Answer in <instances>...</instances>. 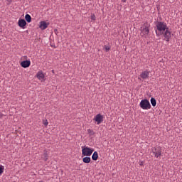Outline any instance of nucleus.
Returning a JSON list of instances; mask_svg holds the SVG:
<instances>
[{
	"label": "nucleus",
	"mask_w": 182,
	"mask_h": 182,
	"mask_svg": "<svg viewBox=\"0 0 182 182\" xmlns=\"http://www.w3.org/2000/svg\"><path fill=\"white\" fill-rule=\"evenodd\" d=\"M157 30L156 31V35L160 36L161 33L167 30L168 28L165 22L158 21L156 23Z\"/></svg>",
	"instance_id": "1"
},
{
	"label": "nucleus",
	"mask_w": 182,
	"mask_h": 182,
	"mask_svg": "<svg viewBox=\"0 0 182 182\" xmlns=\"http://www.w3.org/2000/svg\"><path fill=\"white\" fill-rule=\"evenodd\" d=\"M93 151H95V149L92 148H90L89 146H82V156H92L93 154Z\"/></svg>",
	"instance_id": "2"
},
{
	"label": "nucleus",
	"mask_w": 182,
	"mask_h": 182,
	"mask_svg": "<svg viewBox=\"0 0 182 182\" xmlns=\"http://www.w3.org/2000/svg\"><path fill=\"white\" fill-rule=\"evenodd\" d=\"M139 106L142 109L144 110L149 109L151 107L149 101L146 99L142 100L139 103Z\"/></svg>",
	"instance_id": "3"
},
{
	"label": "nucleus",
	"mask_w": 182,
	"mask_h": 182,
	"mask_svg": "<svg viewBox=\"0 0 182 182\" xmlns=\"http://www.w3.org/2000/svg\"><path fill=\"white\" fill-rule=\"evenodd\" d=\"M161 35H163L164 40L167 42H168L172 36L171 32L170 31L169 28H168L166 29L164 32L161 33Z\"/></svg>",
	"instance_id": "4"
},
{
	"label": "nucleus",
	"mask_w": 182,
	"mask_h": 182,
	"mask_svg": "<svg viewBox=\"0 0 182 182\" xmlns=\"http://www.w3.org/2000/svg\"><path fill=\"white\" fill-rule=\"evenodd\" d=\"M152 153L154 156V157H156V159H160L161 156V149L158 146V147H154L152 149Z\"/></svg>",
	"instance_id": "5"
},
{
	"label": "nucleus",
	"mask_w": 182,
	"mask_h": 182,
	"mask_svg": "<svg viewBox=\"0 0 182 182\" xmlns=\"http://www.w3.org/2000/svg\"><path fill=\"white\" fill-rule=\"evenodd\" d=\"M149 33V29L148 26H145L144 28H141V36L144 38H147L148 34Z\"/></svg>",
	"instance_id": "6"
},
{
	"label": "nucleus",
	"mask_w": 182,
	"mask_h": 182,
	"mask_svg": "<svg viewBox=\"0 0 182 182\" xmlns=\"http://www.w3.org/2000/svg\"><path fill=\"white\" fill-rule=\"evenodd\" d=\"M94 120L97 124H100L103 122V116L102 114H97L96 116H95Z\"/></svg>",
	"instance_id": "7"
},
{
	"label": "nucleus",
	"mask_w": 182,
	"mask_h": 182,
	"mask_svg": "<svg viewBox=\"0 0 182 182\" xmlns=\"http://www.w3.org/2000/svg\"><path fill=\"white\" fill-rule=\"evenodd\" d=\"M36 77L38 80H41V81H44L46 80L45 77L46 75L44 74V73L42 70H40L36 74Z\"/></svg>",
	"instance_id": "8"
},
{
	"label": "nucleus",
	"mask_w": 182,
	"mask_h": 182,
	"mask_svg": "<svg viewBox=\"0 0 182 182\" xmlns=\"http://www.w3.org/2000/svg\"><path fill=\"white\" fill-rule=\"evenodd\" d=\"M31 65V62L30 60H23L21 63V66L23 68H29Z\"/></svg>",
	"instance_id": "9"
},
{
	"label": "nucleus",
	"mask_w": 182,
	"mask_h": 182,
	"mask_svg": "<svg viewBox=\"0 0 182 182\" xmlns=\"http://www.w3.org/2000/svg\"><path fill=\"white\" fill-rule=\"evenodd\" d=\"M26 24L27 23L25 19H19L18 21V26L23 29L26 28Z\"/></svg>",
	"instance_id": "10"
},
{
	"label": "nucleus",
	"mask_w": 182,
	"mask_h": 182,
	"mask_svg": "<svg viewBox=\"0 0 182 182\" xmlns=\"http://www.w3.org/2000/svg\"><path fill=\"white\" fill-rule=\"evenodd\" d=\"M149 72L147 70L143 71L140 77L143 79V80H146L149 77Z\"/></svg>",
	"instance_id": "11"
},
{
	"label": "nucleus",
	"mask_w": 182,
	"mask_h": 182,
	"mask_svg": "<svg viewBox=\"0 0 182 182\" xmlns=\"http://www.w3.org/2000/svg\"><path fill=\"white\" fill-rule=\"evenodd\" d=\"M48 25L46 21H41L40 23V28L43 30H46L48 27Z\"/></svg>",
	"instance_id": "12"
},
{
	"label": "nucleus",
	"mask_w": 182,
	"mask_h": 182,
	"mask_svg": "<svg viewBox=\"0 0 182 182\" xmlns=\"http://www.w3.org/2000/svg\"><path fill=\"white\" fill-rule=\"evenodd\" d=\"M97 159H99V154L97 153V151H95L92 156V159L96 161Z\"/></svg>",
	"instance_id": "13"
},
{
	"label": "nucleus",
	"mask_w": 182,
	"mask_h": 182,
	"mask_svg": "<svg viewBox=\"0 0 182 182\" xmlns=\"http://www.w3.org/2000/svg\"><path fill=\"white\" fill-rule=\"evenodd\" d=\"M91 161H92V159H90V157L89 156H85L82 159L83 163H85L87 164L90 163Z\"/></svg>",
	"instance_id": "14"
},
{
	"label": "nucleus",
	"mask_w": 182,
	"mask_h": 182,
	"mask_svg": "<svg viewBox=\"0 0 182 182\" xmlns=\"http://www.w3.org/2000/svg\"><path fill=\"white\" fill-rule=\"evenodd\" d=\"M25 19H26V21L28 23H31V22L32 21V18H31V15H29V14H26V15L25 16Z\"/></svg>",
	"instance_id": "15"
},
{
	"label": "nucleus",
	"mask_w": 182,
	"mask_h": 182,
	"mask_svg": "<svg viewBox=\"0 0 182 182\" xmlns=\"http://www.w3.org/2000/svg\"><path fill=\"white\" fill-rule=\"evenodd\" d=\"M151 103L153 107H155L156 105V100H155V98L154 97L151 98Z\"/></svg>",
	"instance_id": "16"
},
{
	"label": "nucleus",
	"mask_w": 182,
	"mask_h": 182,
	"mask_svg": "<svg viewBox=\"0 0 182 182\" xmlns=\"http://www.w3.org/2000/svg\"><path fill=\"white\" fill-rule=\"evenodd\" d=\"M4 170H5L4 166L0 165V175H2L4 173Z\"/></svg>",
	"instance_id": "17"
},
{
	"label": "nucleus",
	"mask_w": 182,
	"mask_h": 182,
	"mask_svg": "<svg viewBox=\"0 0 182 182\" xmlns=\"http://www.w3.org/2000/svg\"><path fill=\"white\" fill-rule=\"evenodd\" d=\"M43 124L45 125L46 127H47L49 122H48V119H45V120H43Z\"/></svg>",
	"instance_id": "18"
},
{
	"label": "nucleus",
	"mask_w": 182,
	"mask_h": 182,
	"mask_svg": "<svg viewBox=\"0 0 182 182\" xmlns=\"http://www.w3.org/2000/svg\"><path fill=\"white\" fill-rule=\"evenodd\" d=\"M92 21H96V15L95 14H91Z\"/></svg>",
	"instance_id": "19"
},
{
	"label": "nucleus",
	"mask_w": 182,
	"mask_h": 182,
	"mask_svg": "<svg viewBox=\"0 0 182 182\" xmlns=\"http://www.w3.org/2000/svg\"><path fill=\"white\" fill-rule=\"evenodd\" d=\"M105 49L107 52L110 49V48L109 46H105Z\"/></svg>",
	"instance_id": "20"
},
{
	"label": "nucleus",
	"mask_w": 182,
	"mask_h": 182,
	"mask_svg": "<svg viewBox=\"0 0 182 182\" xmlns=\"http://www.w3.org/2000/svg\"><path fill=\"white\" fill-rule=\"evenodd\" d=\"M88 133H93V131L92 129H87Z\"/></svg>",
	"instance_id": "21"
},
{
	"label": "nucleus",
	"mask_w": 182,
	"mask_h": 182,
	"mask_svg": "<svg viewBox=\"0 0 182 182\" xmlns=\"http://www.w3.org/2000/svg\"><path fill=\"white\" fill-rule=\"evenodd\" d=\"M47 160H48V156H46L45 161H47Z\"/></svg>",
	"instance_id": "22"
},
{
	"label": "nucleus",
	"mask_w": 182,
	"mask_h": 182,
	"mask_svg": "<svg viewBox=\"0 0 182 182\" xmlns=\"http://www.w3.org/2000/svg\"><path fill=\"white\" fill-rule=\"evenodd\" d=\"M127 0H122L123 3H125Z\"/></svg>",
	"instance_id": "23"
},
{
	"label": "nucleus",
	"mask_w": 182,
	"mask_h": 182,
	"mask_svg": "<svg viewBox=\"0 0 182 182\" xmlns=\"http://www.w3.org/2000/svg\"><path fill=\"white\" fill-rule=\"evenodd\" d=\"M44 153H48V151L46 149H45Z\"/></svg>",
	"instance_id": "24"
},
{
	"label": "nucleus",
	"mask_w": 182,
	"mask_h": 182,
	"mask_svg": "<svg viewBox=\"0 0 182 182\" xmlns=\"http://www.w3.org/2000/svg\"><path fill=\"white\" fill-rule=\"evenodd\" d=\"M140 166H143V162H141V163H140Z\"/></svg>",
	"instance_id": "25"
},
{
	"label": "nucleus",
	"mask_w": 182,
	"mask_h": 182,
	"mask_svg": "<svg viewBox=\"0 0 182 182\" xmlns=\"http://www.w3.org/2000/svg\"><path fill=\"white\" fill-rule=\"evenodd\" d=\"M52 73H55V70H52Z\"/></svg>",
	"instance_id": "26"
},
{
	"label": "nucleus",
	"mask_w": 182,
	"mask_h": 182,
	"mask_svg": "<svg viewBox=\"0 0 182 182\" xmlns=\"http://www.w3.org/2000/svg\"><path fill=\"white\" fill-rule=\"evenodd\" d=\"M39 182H43V181H39Z\"/></svg>",
	"instance_id": "27"
}]
</instances>
